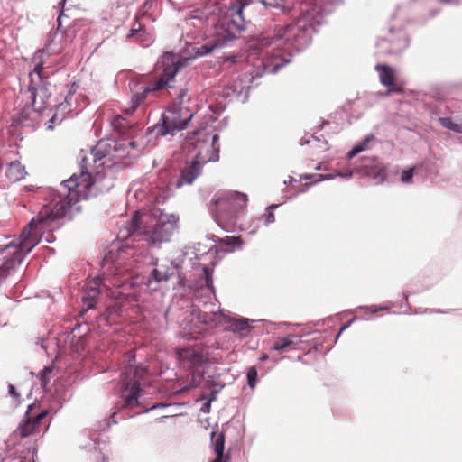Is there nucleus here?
Returning a JSON list of instances; mask_svg holds the SVG:
<instances>
[{
	"label": "nucleus",
	"instance_id": "9b49d317",
	"mask_svg": "<svg viewBox=\"0 0 462 462\" xmlns=\"http://www.w3.org/2000/svg\"><path fill=\"white\" fill-rule=\"evenodd\" d=\"M194 113L190 107H171L162 116V125L160 132L162 135L173 134L174 131L184 129L193 117Z\"/></svg>",
	"mask_w": 462,
	"mask_h": 462
},
{
	"label": "nucleus",
	"instance_id": "393cba45",
	"mask_svg": "<svg viewBox=\"0 0 462 462\" xmlns=\"http://www.w3.org/2000/svg\"><path fill=\"white\" fill-rule=\"evenodd\" d=\"M189 101H190V97L188 94V90L185 88H181L180 90L174 103L172 104L171 107H175V108H181L183 106L189 107Z\"/></svg>",
	"mask_w": 462,
	"mask_h": 462
},
{
	"label": "nucleus",
	"instance_id": "f03ea898",
	"mask_svg": "<svg viewBox=\"0 0 462 462\" xmlns=\"http://www.w3.org/2000/svg\"><path fill=\"white\" fill-rule=\"evenodd\" d=\"M154 220L151 215H140L136 211L127 225L119 230L118 236L121 239L133 237L134 240H139L143 236L153 245L169 242L177 229V219L171 216H162L152 224Z\"/></svg>",
	"mask_w": 462,
	"mask_h": 462
},
{
	"label": "nucleus",
	"instance_id": "dca6fc26",
	"mask_svg": "<svg viewBox=\"0 0 462 462\" xmlns=\"http://www.w3.org/2000/svg\"><path fill=\"white\" fill-rule=\"evenodd\" d=\"M201 167L199 162L193 161L192 163L181 171L180 176L176 182V187L191 184L200 174Z\"/></svg>",
	"mask_w": 462,
	"mask_h": 462
},
{
	"label": "nucleus",
	"instance_id": "1a4fd4ad",
	"mask_svg": "<svg viewBox=\"0 0 462 462\" xmlns=\"http://www.w3.org/2000/svg\"><path fill=\"white\" fill-rule=\"evenodd\" d=\"M30 77L29 92L32 98V106L35 112L42 113L48 106L51 97L50 84L44 80L48 78V75L44 72L42 63L35 66Z\"/></svg>",
	"mask_w": 462,
	"mask_h": 462
},
{
	"label": "nucleus",
	"instance_id": "a19ab883",
	"mask_svg": "<svg viewBox=\"0 0 462 462\" xmlns=\"http://www.w3.org/2000/svg\"><path fill=\"white\" fill-rule=\"evenodd\" d=\"M66 0H61L60 5L63 6L65 5Z\"/></svg>",
	"mask_w": 462,
	"mask_h": 462
},
{
	"label": "nucleus",
	"instance_id": "0eeeda50",
	"mask_svg": "<svg viewBox=\"0 0 462 462\" xmlns=\"http://www.w3.org/2000/svg\"><path fill=\"white\" fill-rule=\"evenodd\" d=\"M134 358L132 351L127 352L124 357L125 365L121 374L120 394L125 408H133L138 405L141 393L140 381L147 374L145 367L134 366Z\"/></svg>",
	"mask_w": 462,
	"mask_h": 462
},
{
	"label": "nucleus",
	"instance_id": "20e7f679",
	"mask_svg": "<svg viewBox=\"0 0 462 462\" xmlns=\"http://www.w3.org/2000/svg\"><path fill=\"white\" fill-rule=\"evenodd\" d=\"M312 31V23L309 16L304 14L287 24L276 25L272 40L262 39L261 45L274 43L278 48H282L288 56H291L292 52L300 51L310 42Z\"/></svg>",
	"mask_w": 462,
	"mask_h": 462
},
{
	"label": "nucleus",
	"instance_id": "7ed1b4c3",
	"mask_svg": "<svg viewBox=\"0 0 462 462\" xmlns=\"http://www.w3.org/2000/svg\"><path fill=\"white\" fill-rule=\"evenodd\" d=\"M251 3L256 2L254 0L232 1L228 5L226 16L221 18L217 24L214 40L202 45L198 52L201 55L208 54L234 41L237 34L245 29V18L243 12Z\"/></svg>",
	"mask_w": 462,
	"mask_h": 462
},
{
	"label": "nucleus",
	"instance_id": "a18cd8bd",
	"mask_svg": "<svg viewBox=\"0 0 462 462\" xmlns=\"http://www.w3.org/2000/svg\"><path fill=\"white\" fill-rule=\"evenodd\" d=\"M440 2H443V3H448L449 0H439Z\"/></svg>",
	"mask_w": 462,
	"mask_h": 462
},
{
	"label": "nucleus",
	"instance_id": "a211bd4d",
	"mask_svg": "<svg viewBox=\"0 0 462 462\" xmlns=\"http://www.w3.org/2000/svg\"><path fill=\"white\" fill-rule=\"evenodd\" d=\"M275 46H277L275 44ZM276 51H273L271 54L267 52V55H270L267 59V66H272V70L276 72L285 64L291 61L290 57L283 51L282 48L276 47Z\"/></svg>",
	"mask_w": 462,
	"mask_h": 462
},
{
	"label": "nucleus",
	"instance_id": "4be33fe9",
	"mask_svg": "<svg viewBox=\"0 0 462 462\" xmlns=\"http://www.w3.org/2000/svg\"><path fill=\"white\" fill-rule=\"evenodd\" d=\"M26 174L25 167L19 161L11 162L5 171V175L11 182L20 181L25 178Z\"/></svg>",
	"mask_w": 462,
	"mask_h": 462
},
{
	"label": "nucleus",
	"instance_id": "c9c22d12",
	"mask_svg": "<svg viewBox=\"0 0 462 462\" xmlns=\"http://www.w3.org/2000/svg\"><path fill=\"white\" fill-rule=\"evenodd\" d=\"M275 206L273 207H270L268 208V212L264 215L265 216V224H271V223H273L275 221V217H274V214L273 212L272 211L273 208H274Z\"/></svg>",
	"mask_w": 462,
	"mask_h": 462
},
{
	"label": "nucleus",
	"instance_id": "79ce46f5",
	"mask_svg": "<svg viewBox=\"0 0 462 462\" xmlns=\"http://www.w3.org/2000/svg\"><path fill=\"white\" fill-rule=\"evenodd\" d=\"M148 5H149V2L147 1L144 3L143 7L145 8Z\"/></svg>",
	"mask_w": 462,
	"mask_h": 462
},
{
	"label": "nucleus",
	"instance_id": "cd10ccee",
	"mask_svg": "<svg viewBox=\"0 0 462 462\" xmlns=\"http://www.w3.org/2000/svg\"><path fill=\"white\" fill-rule=\"evenodd\" d=\"M369 142V139H365L362 143H360L359 145H356L349 152H348V157L349 158H353L354 156H356V154H358L359 152L365 151L367 147V143Z\"/></svg>",
	"mask_w": 462,
	"mask_h": 462
},
{
	"label": "nucleus",
	"instance_id": "9d476101",
	"mask_svg": "<svg viewBox=\"0 0 462 462\" xmlns=\"http://www.w3.org/2000/svg\"><path fill=\"white\" fill-rule=\"evenodd\" d=\"M112 287H119L115 279L97 276L89 281L85 286L82 296V302L86 310L95 307L97 297L102 292H105L107 296L114 297L115 292L112 291Z\"/></svg>",
	"mask_w": 462,
	"mask_h": 462
},
{
	"label": "nucleus",
	"instance_id": "f3484780",
	"mask_svg": "<svg viewBox=\"0 0 462 462\" xmlns=\"http://www.w3.org/2000/svg\"><path fill=\"white\" fill-rule=\"evenodd\" d=\"M211 444L216 454V458L212 462H229V455H224L225 434L213 431L211 433Z\"/></svg>",
	"mask_w": 462,
	"mask_h": 462
},
{
	"label": "nucleus",
	"instance_id": "ddd939ff",
	"mask_svg": "<svg viewBox=\"0 0 462 462\" xmlns=\"http://www.w3.org/2000/svg\"><path fill=\"white\" fill-rule=\"evenodd\" d=\"M34 407L30 406L25 414V420L18 427L16 433L21 438H26L32 434L40 432L42 429V421L48 414L47 411L34 413Z\"/></svg>",
	"mask_w": 462,
	"mask_h": 462
},
{
	"label": "nucleus",
	"instance_id": "c756f323",
	"mask_svg": "<svg viewBox=\"0 0 462 462\" xmlns=\"http://www.w3.org/2000/svg\"><path fill=\"white\" fill-rule=\"evenodd\" d=\"M52 372L51 367H44V369L40 374V381L42 386H46L50 381L49 375Z\"/></svg>",
	"mask_w": 462,
	"mask_h": 462
},
{
	"label": "nucleus",
	"instance_id": "4c0bfd02",
	"mask_svg": "<svg viewBox=\"0 0 462 462\" xmlns=\"http://www.w3.org/2000/svg\"><path fill=\"white\" fill-rule=\"evenodd\" d=\"M8 390H9L10 395L13 396L16 401H18L20 398V394L16 391L15 387L13 384H9Z\"/></svg>",
	"mask_w": 462,
	"mask_h": 462
},
{
	"label": "nucleus",
	"instance_id": "4468645a",
	"mask_svg": "<svg viewBox=\"0 0 462 462\" xmlns=\"http://www.w3.org/2000/svg\"><path fill=\"white\" fill-rule=\"evenodd\" d=\"M176 355L181 365L189 368L201 365L206 361L202 353V347L199 345L177 348Z\"/></svg>",
	"mask_w": 462,
	"mask_h": 462
},
{
	"label": "nucleus",
	"instance_id": "412c9836",
	"mask_svg": "<svg viewBox=\"0 0 462 462\" xmlns=\"http://www.w3.org/2000/svg\"><path fill=\"white\" fill-rule=\"evenodd\" d=\"M63 14V11L60 12L59 17H58V28L57 30L51 34V39L48 42L47 47L50 49L51 52L60 53L61 52L65 47L66 44L63 43H56V40H61L64 37V32L60 30L61 27V15Z\"/></svg>",
	"mask_w": 462,
	"mask_h": 462
},
{
	"label": "nucleus",
	"instance_id": "de8ad7c7",
	"mask_svg": "<svg viewBox=\"0 0 462 462\" xmlns=\"http://www.w3.org/2000/svg\"><path fill=\"white\" fill-rule=\"evenodd\" d=\"M86 162H87V158H84V159L82 160V162H83V163H85Z\"/></svg>",
	"mask_w": 462,
	"mask_h": 462
},
{
	"label": "nucleus",
	"instance_id": "ea45409f",
	"mask_svg": "<svg viewBox=\"0 0 462 462\" xmlns=\"http://www.w3.org/2000/svg\"><path fill=\"white\" fill-rule=\"evenodd\" d=\"M315 1V5H320L321 3H323L325 0H314Z\"/></svg>",
	"mask_w": 462,
	"mask_h": 462
},
{
	"label": "nucleus",
	"instance_id": "473e14b6",
	"mask_svg": "<svg viewBox=\"0 0 462 462\" xmlns=\"http://www.w3.org/2000/svg\"><path fill=\"white\" fill-rule=\"evenodd\" d=\"M412 178H413V169L405 170V171H403L402 172L401 180L403 183H410V182H411Z\"/></svg>",
	"mask_w": 462,
	"mask_h": 462
},
{
	"label": "nucleus",
	"instance_id": "6ab92c4d",
	"mask_svg": "<svg viewBox=\"0 0 462 462\" xmlns=\"http://www.w3.org/2000/svg\"><path fill=\"white\" fill-rule=\"evenodd\" d=\"M300 342L301 340L299 336L290 334L283 337L277 338L272 348L279 353H283L294 348L296 346L300 344Z\"/></svg>",
	"mask_w": 462,
	"mask_h": 462
},
{
	"label": "nucleus",
	"instance_id": "72a5a7b5",
	"mask_svg": "<svg viewBox=\"0 0 462 462\" xmlns=\"http://www.w3.org/2000/svg\"><path fill=\"white\" fill-rule=\"evenodd\" d=\"M203 274H204L205 280H206V286L208 289H211L213 286V281H212V277H211V272L208 267H203Z\"/></svg>",
	"mask_w": 462,
	"mask_h": 462
},
{
	"label": "nucleus",
	"instance_id": "5701e85b",
	"mask_svg": "<svg viewBox=\"0 0 462 462\" xmlns=\"http://www.w3.org/2000/svg\"><path fill=\"white\" fill-rule=\"evenodd\" d=\"M4 254V263L0 266V283L10 274L11 271L20 263V256L18 254L12 256L8 255L7 253Z\"/></svg>",
	"mask_w": 462,
	"mask_h": 462
},
{
	"label": "nucleus",
	"instance_id": "f8f14e48",
	"mask_svg": "<svg viewBox=\"0 0 462 462\" xmlns=\"http://www.w3.org/2000/svg\"><path fill=\"white\" fill-rule=\"evenodd\" d=\"M217 141L218 135L214 134L208 135L203 140L198 138L194 143H190L196 152L194 161L199 162V164L217 161L219 150L215 146Z\"/></svg>",
	"mask_w": 462,
	"mask_h": 462
},
{
	"label": "nucleus",
	"instance_id": "f257e3e1",
	"mask_svg": "<svg viewBox=\"0 0 462 462\" xmlns=\"http://www.w3.org/2000/svg\"><path fill=\"white\" fill-rule=\"evenodd\" d=\"M94 181L86 165H82L79 175L74 173L69 179L63 180L59 189L52 195L51 200L44 205L36 217H33L20 235L19 244L10 243L0 246V253L20 256V263L39 242L37 228L52 231L58 227L57 222L73 208L81 199H86Z\"/></svg>",
	"mask_w": 462,
	"mask_h": 462
},
{
	"label": "nucleus",
	"instance_id": "2f4dec72",
	"mask_svg": "<svg viewBox=\"0 0 462 462\" xmlns=\"http://www.w3.org/2000/svg\"><path fill=\"white\" fill-rule=\"evenodd\" d=\"M203 379V374L201 373H194L191 376V381L189 383V387H197L200 384Z\"/></svg>",
	"mask_w": 462,
	"mask_h": 462
},
{
	"label": "nucleus",
	"instance_id": "37998d69",
	"mask_svg": "<svg viewBox=\"0 0 462 462\" xmlns=\"http://www.w3.org/2000/svg\"><path fill=\"white\" fill-rule=\"evenodd\" d=\"M346 328V327L344 326L343 328H341L340 331H339V334Z\"/></svg>",
	"mask_w": 462,
	"mask_h": 462
},
{
	"label": "nucleus",
	"instance_id": "7c9ffc66",
	"mask_svg": "<svg viewBox=\"0 0 462 462\" xmlns=\"http://www.w3.org/2000/svg\"><path fill=\"white\" fill-rule=\"evenodd\" d=\"M257 379V371L254 367L248 370L247 382L250 387L254 388Z\"/></svg>",
	"mask_w": 462,
	"mask_h": 462
},
{
	"label": "nucleus",
	"instance_id": "423d86ee",
	"mask_svg": "<svg viewBox=\"0 0 462 462\" xmlns=\"http://www.w3.org/2000/svg\"><path fill=\"white\" fill-rule=\"evenodd\" d=\"M138 143L133 136L130 140L121 138L117 141H99L92 151L93 162L100 166L110 167L122 161L138 155Z\"/></svg>",
	"mask_w": 462,
	"mask_h": 462
},
{
	"label": "nucleus",
	"instance_id": "6e6552de",
	"mask_svg": "<svg viewBox=\"0 0 462 462\" xmlns=\"http://www.w3.org/2000/svg\"><path fill=\"white\" fill-rule=\"evenodd\" d=\"M179 69L178 63L167 66L159 78L145 79L134 84V94L131 98V106L125 109V116H132L136 108L141 106L149 95L164 88L174 79Z\"/></svg>",
	"mask_w": 462,
	"mask_h": 462
},
{
	"label": "nucleus",
	"instance_id": "a878e982",
	"mask_svg": "<svg viewBox=\"0 0 462 462\" xmlns=\"http://www.w3.org/2000/svg\"><path fill=\"white\" fill-rule=\"evenodd\" d=\"M439 122L443 127L452 130L455 133L462 134V124L454 123L448 117H441L439 118Z\"/></svg>",
	"mask_w": 462,
	"mask_h": 462
},
{
	"label": "nucleus",
	"instance_id": "49530a36",
	"mask_svg": "<svg viewBox=\"0 0 462 462\" xmlns=\"http://www.w3.org/2000/svg\"><path fill=\"white\" fill-rule=\"evenodd\" d=\"M62 106H64V104H62V103L58 106L59 108L62 107Z\"/></svg>",
	"mask_w": 462,
	"mask_h": 462
},
{
	"label": "nucleus",
	"instance_id": "c85d7f7f",
	"mask_svg": "<svg viewBox=\"0 0 462 462\" xmlns=\"http://www.w3.org/2000/svg\"><path fill=\"white\" fill-rule=\"evenodd\" d=\"M219 244L220 245H226L227 246H236L237 245L240 244V240L238 237H235V236H226L224 238H222L220 241H219Z\"/></svg>",
	"mask_w": 462,
	"mask_h": 462
},
{
	"label": "nucleus",
	"instance_id": "aec40b11",
	"mask_svg": "<svg viewBox=\"0 0 462 462\" xmlns=\"http://www.w3.org/2000/svg\"><path fill=\"white\" fill-rule=\"evenodd\" d=\"M227 323L226 328L241 337L246 336L252 328L248 319L245 318H232L228 319Z\"/></svg>",
	"mask_w": 462,
	"mask_h": 462
},
{
	"label": "nucleus",
	"instance_id": "2eb2a0df",
	"mask_svg": "<svg viewBox=\"0 0 462 462\" xmlns=\"http://www.w3.org/2000/svg\"><path fill=\"white\" fill-rule=\"evenodd\" d=\"M375 70L379 74L380 82L386 87L390 92L401 93L402 88L395 85V70L386 64H377Z\"/></svg>",
	"mask_w": 462,
	"mask_h": 462
},
{
	"label": "nucleus",
	"instance_id": "39448f33",
	"mask_svg": "<svg viewBox=\"0 0 462 462\" xmlns=\"http://www.w3.org/2000/svg\"><path fill=\"white\" fill-rule=\"evenodd\" d=\"M247 206V196L238 191H223L214 195L209 211L219 226L232 231Z\"/></svg>",
	"mask_w": 462,
	"mask_h": 462
},
{
	"label": "nucleus",
	"instance_id": "b1692460",
	"mask_svg": "<svg viewBox=\"0 0 462 462\" xmlns=\"http://www.w3.org/2000/svg\"><path fill=\"white\" fill-rule=\"evenodd\" d=\"M125 116V109L123 110V115H117L114 117L112 121V125L118 132L121 134H125L126 130L130 127V124L127 121Z\"/></svg>",
	"mask_w": 462,
	"mask_h": 462
},
{
	"label": "nucleus",
	"instance_id": "e433bc0d",
	"mask_svg": "<svg viewBox=\"0 0 462 462\" xmlns=\"http://www.w3.org/2000/svg\"><path fill=\"white\" fill-rule=\"evenodd\" d=\"M61 118H59L58 116L55 114L54 116H51V118L49 120L48 122V129H52L53 128V125L57 122L60 123L61 122Z\"/></svg>",
	"mask_w": 462,
	"mask_h": 462
},
{
	"label": "nucleus",
	"instance_id": "bb28decb",
	"mask_svg": "<svg viewBox=\"0 0 462 462\" xmlns=\"http://www.w3.org/2000/svg\"><path fill=\"white\" fill-rule=\"evenodd\" d=\"M151 277L152 280H154L156 282H162V281H167L170 277V274L166 268H154L152 271Z\"/></svg>",
	"mask_w": 462,
	"mask_h": 462
},
{
	"label": "nucleus",
	"instance_id": "c03bdc74",
	"mask_svg": "<svg viewBox=\"0 0 462 462\" xmlns=\"http://www.w3.org/2000/svg\"><path fill=\"white\" fill-rule=\"evenodd\" d=\"M261 359H262V360H265V359H267V356H263Z\"/></svg>",
	"mask_w": 462,
	"mask_h": 462
},
{
	"label": "nucleus",
	"instance_id": "f704fd0d",
	"mask_svg": "<svg viewBox=\"0 0 462 462\" xmlns=\"http://www.w3.org/2000/svg\"><path fill=\"white\" fill-rule=\"evenodd\" d=\"M77 88H78V86H77L75 83H73V84L69 87V90H68V93H67V95H66V97H65V103H66L69 106H71V104H70V99H71V97H72V96L74 95V93L76 92Z\"/></svg>",
	"mask_w": 462,
	"mask_h": 462
},
{
	"label": "nucleus",
	"instance_id": "58836bf2",
	"mask_svg": "<svg viewBox=\"0 0 462 462\" xmlns=\"http://www.w3.org/2000/svg\"><path fill=\"white\" fill-rule=\"evenodd\" d=\"M142 30H143L142 25H141L140 23H138V28H134V29H132V32H136V31H142Z\"/></svg>",
	"mask_w": 462,
	"mask_h": 462
}]
</instances>
